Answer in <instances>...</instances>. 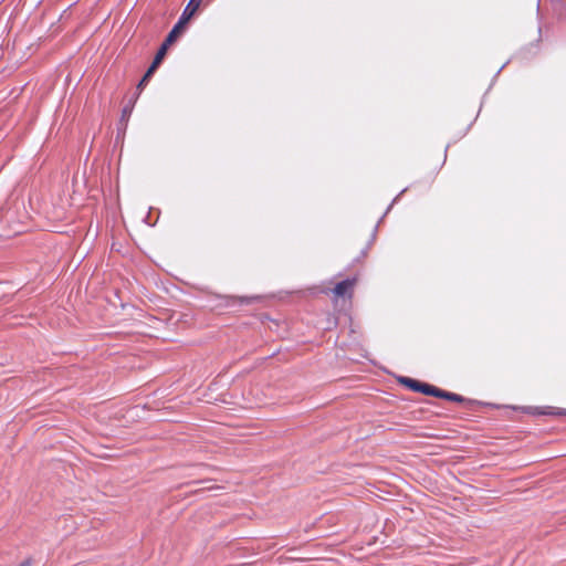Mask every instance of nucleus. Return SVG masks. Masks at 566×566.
<instances>
[{
    "label": "nucleus",
    "instance_id": "nucleus-1",
    "mask_svg": "<svg viewBox=\"0 0 566 566\" xmlns=\"http://www.w3.org/2000/svg\"><path fill=\"white\" fill-rule=\"evenodd\" d=\"M400 382L403 384L405 386L411 388L415 391H420V392H423L427 395L440 394V389H438L433 386L427 385V384L419 382L411 378H407V377L400 378Z\"/></svg>",
    "mask_w": 566,
    "mask_h": 566
},
{
    "label": "nucleus",
    "instance_id": "nucleus-2",
    "mask_svg": "<svg viewBox=\"0 0 566 566\" xmlns=\"http://www.w3.org/2000/svg\"><path fill=\"white\" fill-rule=\"evenodd\" d=\"M199 7H200V1L190 0L179 20V22L176 25H180V29L184 30L185 25L192 18V15L196 13V11L199 9Z\"/></svg>",
    "mask_w": 566,
    "mask_h": 566
},
{
    "label": "nucleus",
    "instance_id": "nucleus-3",
    "mask_svg": "<svg viewBox=\"0 0 566 566\" xmlns=\"http://www.w3.org/2000/svg\"><path fill=\"white\" fill-rule=\"evenodd\" d=\"M354 285H355V280H345L335 286L334 293L336 296H345L349 292H352Z\"/></svg>",
    "mask_w": 566,
    "mask_h": 566
},
{
    "label": "nucleus",
    "instance_id": "nucleus-4",
    "mask_svg": "<svg viewBox=\"0 0 566 566\" xmlns=\"http://www.w3.org/2000/svg\"><path fill=\"white\" fill-rule=\"evenodd\" d=\"M182 31L184 30L180 29V25L174 27V29L169 32L168 36L166 38L165 42L161 45V48H165V53L167 52L168 46L176 41V39Z\"/></svg>",
    "mask_w": 566,
    "mask_h": 566
},
{
    "label": "nucleus",
    "instance_id": "nucleus-5",
    "mask_svg": "<svg viewBox=\"0 0 566 566\" xmlns=\"http://www.w3.org/2000/svg\"><path fill=\"white\" fill-rule=\"evenodd\" d=\"M164 57H165V48H160L159 51L157 52L151 65L149 66V69L146 72L147 76H151L154 74V72L157 70V67L159 66V64L161 63Z\"/></svg>",
    "mask_w": 566,
    "mask_h": 566
},
{
    "label": "nucleus",
    "instance_id": "nucleus-6",
    "mask_svg": "<svg viewBox=\"0 0 566 566\" xmlns=\"http://www.w3.org/2000/svg\"><path fill=\"white\" fill-rule=\"evenodd\" d=\"M164 57H165V48H160L159 51L157 52L151 65L149 66V69L146 72L147 76H151L154 74V72L157 70V67L159 66V64L161 63Z\"/></svg>",
    "mask_w": 566,
    "mask_h": 566
},
{
    "label": "nucleus",
    "instance_id": "nucleus-7",
    "mask_svg": "<svg viewBox=\"0 0 566 566\" xmlns=\"http://www.w3.org/2000/svg\"><path fill=\"white\" fill-rule=\"evenodd\" d=\"M164 57H165V48H160L159 51L157 52L151 65L149 66V69L146 72L147 76H151L154 74V72L157 70V67L159 66V64L161 63Z\"/></svg>",
    "mask_w": 566,
    "mask_h": 566
},
{
    "label": "nucleus",
    "instance_id": "nucleus-8",
    "mask_svg": "<svg viewBox=\"0 0 566 566\" xmlns=\"http://www.w3.org/2000/svg\"><path fill=\"white\" fill-rule=\"evenodd\" d=\"M432 396L442 397L454 401H462V398L460 396L451 392H446L442 390H440V394H432Z\"/></svg>",
    "mask_w": 566,
    "mask_h": 566
},
{
    "label": "nucleus",
    "instance_id": "nucleus-9",
    "mask_svg": "<svg viewBox=\"0 0 566 566\" xmlns=\"http://www.w3.org/2000/svg\"><path fill=\"white\" fill-rule=\"evenodd\" d=\"M149 78H150V76H147V73H145V75L140 80L139 84L137 85V88L140 91L146 85V83L148 82Z\"/></svg>",
    "mask_w": 566,
    "mask_h": 566
},
{
    "label": "nucleus",
    "instance_id": "nucleus-10",
    "mask_svg": "<svg viewBox=\"0 0 566 566\" xmlns=\"http://www.w3.org/2000/svg\"><path fill=\"white\" fill-rule=\"evenodd\" d=\"M20 566H31V560L27 559L20 564Z\"/></svg>",
    "mask_w": 566,
    "mask_h": 566
}]
</instances>
